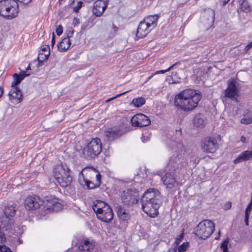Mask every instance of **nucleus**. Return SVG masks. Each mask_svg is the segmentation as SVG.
Returning a JSON list of instances; mask_svg holds the SVG:
<instances>
[{
	"mask_svg": "<svg viewBox=\"0 0 252 252\" xmlns=\"http://www.w3.org/2000/svg\"><path fill=\"white\" fill-rule=\"evenodd\" d=\"M238 92L237 87L236 85V82L234 80H232L228 84V87L225 90V95L232 100H236L235 96Z\"/></svg>",
	"mask_w": 252,
	"mask_h": 252,
	"instance_id": "6ab92c4d",
	"label": "nucleus"
},
{
	"mask_svg": "<svg viewBox=\"0 0 252 252\" xmlns=\"http://www.w3.org/2000/svg\"><path fill=\"white\" fill-rule=\"evenodd\" d=\"M129 215L126 212L125 213V215H122V216L119 217L120 220L124 221V223L129 219Z\"/></svg>",
	"mask_w": 252,
	"mask_h": 252,
	"instance_id": "a19ab883",
	"label": "nucleus"
},
{
	"mask_svg": "<svg viewBox=\"0 0 252 252\" xmlns=\"http://www.w3.org/2000/svg\"><path fill=\"white\" fill-rule=\"evenodd\" d=\"M71 45L70 40L68 38H63L58 44V49L60 52H63L67 50Z\"/></svg>",
	"mask_w": 252,
	"mask_h": 252,
	"instance_id": "393cba45",
	"label": "nucleus"
},
{
	"mask_svg": "<svg viewBox=\"0 0 252 252\" xmlns=\"http://www.w3.org/2000/svg\"><path fill=\"white\" fill-rule=\"evenodd\" d=\"M97 218L100 220L105 222H109L113 219V213L110 206H106L105 208L102 211L98 212L96 214Z\"/></svg>",
	"mask_w": 252,
	"mask_h": 252,
	"instance_id": "4468645a",
	"label": "nucleus"
},
{
	"mask_svg": "<svg viewBox=\"0 0 252 252\" xmlns=\"http://www.w3.org/2000/svg\"><path fill=\"white\" fill-rule=\"evenodd\" d=\"M148 24L146 23L145 20L140 22L136 33V36L138 38H142L145 37L152 30V29L149 27Z\"/></svg>",
	"mask_w": 252,
	"mask_h": 252,
	"instance_id": "a211bd4d",
	"label": "nucleus"
},
{
	"mask_svg": "<svg viewBox=\"0 0 252 252\" xmlns=\"http://www.w3.org/2000/svg\"><path fill=\"white\" fill-rule=\"evenodd\" d=\"M229 1V0H223V5H225L228 1Z\"/></svg>",
	"mask_w": 252,
	"mask_h": 252,
	"instance_id": "0e129e2a",
	"label": "nucleus"
},
{
	"mask_svg": "<svg viewBox=\"0 0 252 252\" xmlns=\"http://www.w3.org/2000/svg\"><path fill=\"white\" fill-rule=\"evenodd\" d=\"M79 20L76 17H74L73 20L72 25L74 27L78 26L79 24Z\"/></svg>",
	"mask_w": 252,
	"mask_h": 252,
	"instance_id": "3c124183",
	"label": "nucleus"
},
{
	"mask_svg": "<svg viewBox=\"0 0 252 252\" xmlns=\"http://www.w3.org/2000/svg\"><path fill=\"white\" fill-rule=\"evenodd\" d=\"M24 4H28L31 2L32 0H15Z\"/></svg>",
	"mask_w": 252,
	"mask_h": 252,
	"instance_id": "bf43d9fd",
	"label": "nucleus"
},
{
	"mask_svg": "<svg viewBox=\"0 0 252 252\" xmlns=\"http://www.w3.org/2000/svg\"><path fill=\"white\" fill-rule=\"evenodd\" d=\"M240 6L241 9L245 12H248L251 11V6L249 2L246 0H236Z\"/></svg>",
	"mask_w": 252,
	"mask_h": 252,
	"instance_id": "c756f323",
	"label": "nucleus"
},
{
	"mask_svg": "<svg viewBox=\"0 0 252 252\" xmlns=\"http://www.w3.org/2000/svg\"><path fill=\"white\" fill-rule=\"evenodd\" d=\"M30 75V74L27 73L25 71H22L19 74L14 73L13 75L14 80L11 83V88H18L17 86L19 84L25 77Z\"/></svg>",
	"mask_w": 252,
	"mask_h": 252,
	"instance_id": "aec40b11",
	"label": "nucleus"
},
{
	"mask_svg": "<svg viewBox=\"0 0 252 252\" xmlns=\"http://www.w3.org/2000/svg\"><path fill=\"white\" fill-rule=\"evenodd\" d=\"M94 171H95V172H97V174L96 175V186H100V184H101V176L100 175V174L99 173V172L96 170L95 169V168H93Z\"/></svg>",
	"mask_w": 252,
	"mask_h": 252,
	"instance_id": "4c0bfd02",
	"label": "nucleus"
},
{
	"mask_svg": "<svg viewBox=\"0 0 252 252\" xmlns=\"http://www.w3.org/2000/svg\"><path fill=\"white\" fill-rule=\"evenodd\" d=\"M40 52L42 53H47L48 52H50V47L49 45H45L44 46L42 47L41 50Z\"/></svg>",
	"mask_w": 252,
	"mask_h": 252,
	"instance_id": "a18cd8bd",
	"label": "nucleus"
},
{
	"mask_svg": "<svg viewBox=\"0 0 252 252\" xmlns=\"http://www.w3.org/2000/svg\"><path fill=\"white\" fill-rule=\"evenodd\" d=\"M8 95L10 100L13 103L18 104L23 100V93L19 88H12Z\"/></svg>",
	"mask_w": 252,
	"mask_h": 252,
	"instance_id": "2eb2a0df",
	"label": "nucleus"
},
{
	"mask_svg": "<svg viewBox=\"0 0 252 252\" xmlns=\"http://www.w3.org/2000/svg\"><path fill=\"white\" fill-rule=\"evenodd\" d=\"M158 15H152L148 17L145 20L146 21V24H148L149 27L153 29L157 25V22L158 20Z\"/></svg>",
	"mask_w": 252,
	"mask_h": 252,
	"instance_id": "c85d7f7f",
	"label": "nucleus"
},
{
	"mask_svg": "<svg viewBox=\"0 0 252 252\" xmlns=\"http://www.w3.org/2000/svg\"><path fill=\"white\" fill-rule=\"evenodd\" d=\"M145 103V99L142 97L134 98L132 101V103L136 107H140Z\"/></svg>",
	"mask_w": 252,
	"mask_h": 252,
	"instance_id": "473e14b6",
	"label": "nucleus"
},
{
	"mask_svg": "<svg viewBox=\"0 0 252 252\" xmlns=\"http://www.w3.org/2000/svg\"><path fill=\"white\" fill-rule=\"evenodd\" d=\"M232 203L230 201L226 202L224 204V209L229 210L231 208Z\"/></svg>",
	"mask_w": 252,
	"mask_h": 252,
	"instance_id": "603ef678",
	"label": "nucleus"
},
{
	"mask_svg": "<svg viewBox=\"0 0 252 252\" xmlns=\"http://www.w3.org/2000/svg\"><path fill=\"white\" fill-rule=\"evenodd\" d=\"M107 7V2L103 0H97L94 3L93 13L96 17L101 16Z\"/></svg>",
	"mask_w": 252,
	"mask_h": 252,
	"instance_id": "f3484780",
	"label": "nucleus"
},
{
	"mask_svg": "<svg viewBox=\"0 0 252 252\" xmlns=\"http://www.w3.org/2000/svg\"><path fill=\"white\" fill-rule=\"evenodd\" d=\"M252 158V150L245 151L242 152L238 157L233 161L234 164H237Z\"/></svg>",
	"mask_w": 252,
	"mask_h": 252,
	"instance_id": "5701e85b",
	"label": "nucleus"
},
{
	"mask_svg": "<svg viewBox=\"0 0 252 252\" xmlns=\"http://www.w3.org/2000/svg\"><path fill=\"white\" fill-rule=\"evenodd\" d=\"M131 123L132 126L144 127L149 126L151 124V121L145 115L139 113L132 117Z\"/></svg>",
	"mask_w": 252,
	"mask_h": 252,
	"instance_id": "ddd939ff",
	"label": "nucleus"
},
{
	"mask_svg": "<svg viewBox=\"0 0 252 252\" xmlns=\"http://www.w3.org/2000/svg\"><path fill=\"white\" fill-rule=\"evenodd\" d=\"M174 172L168 171L164 175L161 174L160 177L164 185L167 188L171 189L178 186V183L175 177Z\"/></svg>",
	"mask_w": 252,
	"mask_h": 252,
	"instance_id": "f8f14e48",
	"label": "nucleus"
},
{
	"mask_svg": "<svg viewBox=\"0 0 252 252\" xmlns=\"http://www.w3.org/2000/svg\"><path fill=\"white\" fill-rule=\"evenodd\" d=\"M127 91H126V92H124V93H121V94H117L116 95H115V96H114V97H111V98H109V99H107V100H106V102H109V101H110L111 100H113V99H115V98H117V97H119V96H121L122 95H123V94H126V93H127Z\"/></svg>",
	"mask_w": 252,
	"mask_h": 252,
	"instance_id": "8fccbe9b",
	"label": "nucleus"
},
{
	"mask_svg": "<svg viewBox=\"0 0 252 252\" xmlns=\"http://www.w3.org/2000/svg\"><path fill=\"white\" fill-rule=\"evenodd\" d=\"M78 182L83 188L88 189L89 185H90L91 181L85 179L82 172H80L78 178Z\"/></svg>",
	"mask_w": 252,
	"mask_h": 252,
	"instance_id": "7c9ffc66",
	"label": "nucleus"
},
{
	"mask_svg": "<svg viewBox=\"0 0 252 252\" xmlns=\"http://www.w3.org/2000/svg\"><path fill=\"white\" fill-rule=\"evenodd\" d=\"M46 206L47 210L53 212H58L63 208L62 205L59 202L58 198L53 196L47 197Z\"/></svg>",
	"mask_w": 252,
	"mask_h": 252,
	"instance_id": "dca6fc26",
	"label": "nucleus"
},
{
	"mask_svg": "<svg viewBox=\"0 0 252 252\" xmlns=\"http://www.w3.org/2000/svg\"><path fill=\"white\" fill-rule=\"evenodd\" d=\"M19 6L15 0L0 1V15L6 19H12L18 15Z\"/></svg>",
	"mask_w": 252,
	"mask_h": 252,
	"instance_id": "20e7f679",
	"label": "nucleus"
},
{
	"mask_svg": "<svg viewBox=\"0 0 252 252\" xmlns=\"http://www.w3.org/2000/svg\"><path fill=\"white\" fill-rule=\"evenodd\" d=\"M126 212L125 209L123 208V207L121 206H118L117 207V213L118 216H122V215H125V213Z\"/></svg>",
	"mask_w": 252,
	"mask_h": 252,
	"instance_id": "ea45409f",
	"label": "nucleus"
},
{
	"mask_svg": "<svg viewBox=\"0 0 252 252\" xmlns=\"http://www.w3.org/2000/svg\"><path fill=\"white\" fill-rule=\"evenodd\" d=\"M189 246V242H185L183 243L180 247L178 248V252H185L186 251L187 248Z\"/></svg>",
	"mask_w": 252,
	"mask_h": 252,
	"instance_id": "e433bc0d",
	"label": "nucleus"
},
{
	"mask_svg": "<svg viewBox=\"0 0 252 252\" xmlns=\"http://www.w3.org/2000/svg\"><path fill=\"white\" fill-rule=\"evenodd\" d=\"M55 38H56V35H55L54 32H53L52 33V40H51V46L52 48H53V47L55 44V42H56Z\"/></svg>",
	"mask_w": 252,
	"mask_h": 252,
	"instance_id": "5fc2aeb1",
	"label": "nucleus"
},
{
	"mask_svg": "<svg viewBox=\"0 0 252 252\" xmlns=\"http://www.w3.org/2000/svg\"><path fill=\"white\" fill-rule=\"evenodd\" d=\"M57 34L59 36L61 35L63 32V28L61 25H59L56 30Z\"/></svg>",
	"mask_w": 252,
	"mask_h": 252,
	"instance_id": "de8ad7c7",
	"label": "nucleus"
},
{
	"mask_svg": "<svg viewBox=\"0 0 252 252\" xmlns=\"http://www.w3.org/2000/svg\"><path fill=\"white\" fill-rule=\"evenodd\" d=\"M31 67H30V65L29 64L28 65V66L27 67V68L26 69V72H27V71L29 70H31Z\"/></svg>",
	"mask_w": 252,
	"mask_h": 252,
	"instance_id": "774afa93",
	"label": "nucleus"
},
{
	"mask_svg": "<svg viewBox=\"0 0 252 252\" xmlns=\"http://www.w3.org/2000/svg\"><path fill=\"white\" fill-rule=\"evenodd\" d=\"M229 243V238H227L221 244L220 249L222 250V252H228V244Z\"/></svg>",
	"mask_w": 252,
	"mask_h": 252,
	"instance_id": "f704fd0d",
	"label": "nucleus"
},
{
	"mask_svg": "<svg viewBox=\"0 0 252 252\" xmlns=\"http://www.w3.org/2000/svg\"><path fill=\"white\" fill-rule=\"evenodd\" d=\"M3 94V89L2 87H0V97Z\"/></svg>",
	"mask_w": 252,
	"mask_h": 252,
	"instance_id": "e2e57ef3",
	"label": "nucleus"
},
{
	"mask_svg": "<svg viewBox=\"0 0 252 252\" xmlns=\"http://www.w3.org/2000/svg\"><path fill=\"white\" fill-rule=\"evenodd\" d=\"M200 146L203 152L206 153H214L219 148L217 139L212 137H206L202 139Z\"/></svg>",
	"mask_w": 252,
	"mask_h": 252,
	"instance_id": "1a4fd4ad",
	"label": "nucleus"
},
{
	"mask_svg": "<svg viewBox=\"0 0 252 252\" xmlns=\"http://www.w3.org/2000/svg\"><path fill=\"white\" fill-rule=\"evenodd\" d=\"M142 209L146 214L151 215L158 214V209L162 203L159 191L155 189H147L141 198Z\"/></svg>",
	"mask_w": 252,
	"mask_h": 252,
	"instance_id": "f03ea898",
	"label": "nucleus"
},
{
	"mask_svg": "<svg viewBox=\"0 0 252 252\" xmlns=\"http://www.w3.org/2000/svg\"><path fill=\"white\" fill-rule=\"evenodd\" d=\"M89 23V21H87V22H86L85 23H84V24L82 25L81 30H85L86 28H87V27L88 26Z\"/></svg>",
	"mask_w": 252,
	"mask_h": 252,
	"instance_id": "052dcab7",
	"label": "nucleus"
},
{
	"mask_svg": "<svg viewBox=\"0 0 252 252\" xmlns=\"http://www.w3.org/2000/svg\"><path fill=\"white\" fill-rule=\"evenodd\" d=\"M121 132L118 129L110 128L105 132V136L107 141H112L121 136Z\"/></svg>",
	"mask_w": 252,
	"mask_h": 252,
	"instance_id": "b1692460",
	"label": "nucleus"
},
{
	"mask_svg": "<svg viewBox=\"0 0 252 252\" xmlns=\"http://www.w3.org/2000/svg\"><path fill=\"white\" fill-rule=\"evenodd\" d=\"M112 29H113V32H112V34H114V35H115L116 34H117V32H118V28L114 24H112Z\"/></svg>",
	"mask_w": 252,
	"mask_h": 252,
	"instance_id": "4d7b16f0",
	"label": "nucleus"
},
{
	"mask_svg": "<svg viewBox=\"0 0 252 252\" xmlns=\"http://www.w3.org/2000/svg\"><path fill=\"white\" fill-rule=\"evenodd\" d=\"M180 63L179 62H177L176 63H175L174 64H173V65H172L170 67H169L168 68H167V70H169L170 71V70H171L173 68H174L175 66H176L177 64H180Z\"/></svg>",
	"mask_w": 252,
	"mask_h": 252,
	"instance_id": "680f3d73",
	"label": "nucleus"
},
{
	"mask_svg": "<svg viewBox=\"0 0 252 252\" xmlns=\"http://www.w3.org/2000/svg\"><path fill=\"white\" fill-rule=\"evenodd\" d=\"M252 47V41L249 43L244 49V51L246 53Z\"/></svg>",
	"mask_w": 252,
	"mask_h": 252,
	"instance_id": "6e6d98bb",
	"label": "nucleus"
},
{
	"mask_svg": "<svg viewBox=\"0 0 252 252\" xmlns=\"http://www.w3.org/2000/svg\"><path fill=\"white\" fill-rule=\"evenodd\" d=\"M70 170L65 164H61L55 168L54 175L59 185L63 188H69L71 191L74 188L71 185L72 177L70 174Z\"/></svg>",
	"mask_w": 252,
	"mask_h": 252,
	"instance_id": "7ed1b4c3",
	"label": "nucleus"
},
{
	"mask_svg": "<svg viewBox=\"0 0 252 252\" xmlns=\"http://www.w3.org/2000/svg\"><path fill=\"white\" fill-rule=\"evenodd\" d=\"M14 220L12 218L2 216L0 218V227L3 230H8L12 228Z\"/></svg>",
	"mask_w": 252,
	"mask_h": 252,
	"instance_id": "412c9836",
	"label": "nucleus"
},
{
	"mask_svg": "<svg viewBox=\"0 0 252 252\" xmlns=\"http://www.w3.org/2000/svg\"><path fill=\"white\" fill-rule=\"evenodd\" d=\"M65 0H59L58 1V3L59 4V5H61L63 4V1H64Z\"/></svg>",
	"mask_w": 252,
	"mask_h": 252,
	"instance_id": "338daca9",
	"label": "nucleus"
},
{
	"mask_svg": "<svg viewBox=\"0 0 252 252\" xmlns=\"http://www.w3.org/2000/svg\"><path fill=\"white\" fill-rule=\"evenodd\" d=\"M43 203L42 199L37 195L28 197L25 200V206L27 210H33L38 209Z\"/></svg>",
	"mask_w": 252,
	"mask_h": 252,
	"instance_id": "9b49d317",
	"label": "nucleus"
},
{
	"mask_svg": "<svg viewBox=\"0 0 252 252\" xmlns=\"http://www.w3.org/2000/svg\"><path fill=\"white\" fill-rule=\"evenodd\" d=\"M215 230V224L210 220L201 221L194 228V233L199 239H206L209 238Z\"/></svg>",
	"mask_w": 252,
	"mask_h": 252,
	"instance_id": "0eeeda50",
	"label": "nucleus"
},
{
	"mask_svg": "<svg viewBox=\"0 0 252 252\" xmlns=\"http://www.w3.org/2000/svg\"><path fill=\"white\" fill-rule=\"evenodd\" d=\"M97 187H99V186H96V183H94L93 182H91L90 185H89L88 189H94L97 188Z\"/></svg>",
	"mask_w": 252,
	"mask_h": 252,
	"instance_id": "864d4df0",
	"label": "nucleus"
},
{
	"mask_svg": "<svg viewBox=\"0 0 252 252\" xmlns=\"http://www.w3.org/2000/svg\"><path fill=\"white\" fill-rule=\"evenodd\" d=\"M194 125L198 127L202 128L205 125V122L203 115L201 113L195 115L193 119Z\"/></svg>",
	"mask_w": 252,
	"mask_h": 252,
	"instance_id": "bb28decb",
	"label": "nucleus"
},
{
	"mask_svg": "<svg viewBox=\"0 0 252 252\" xmlns=\"http://www.w3.org/2000/svg\"><path fill=\"white\" fill-rule=\"evenodd\" d=\"M202 97L201 93L192 89L185 90L175 96V106L184 111L188 112L194 109Z\"/></svg>",
	"mask_w": 252,
	"mask_h": 252,
	"instance_id": "f257e3e1",
	"label": "nucleus"
},
{
	"mask_svg": "<svg viewBox=\"0 0 252 252\" xmlns=\"http://www.w3.org/2000/svg\"><path fill=\"white\" fill-rule=\"evenodd\" d=\"M246 115H249L250 117L242 118L241 120V123L245 125H249L252 123V111L247 109L244 112V116H246Z\"/></svg>",
	"mask_w": 252,
	"mask_h": 252,
	"instance_id": "2f4dec72",
	"label": "nucleus"
},
{
	"mask_svg": "<svg viewBox=\"0 0 252 252\" xmlns=\"http://www.w3.org/2000/svg\"><path fill=\"white\" fill-rule=\"evenodd\" d=\"M4 215L5 217L9 218H12L14 217L16 213V209L13 206H7L6 207L3 211Z\"/></svg>",
	"mask_w": 252,
	"mask_h": 252,
	"instance_id": "cd10ccee",
	"label": "nucleus"
},
{
	"mask_svg": "<svg viewBox=\"0 0 252 252\" xmlns=\"http://www.w3.org/2000/svg\"><path fill=\"white\" fill-rule=\"evenodd\" d=\"M252 209V204L249 203L248 205L247 206L245 212V215H250V213Z\"/></svg>",
	"mask_w": 252,
	"mask_h": 252,
	"instance_id": "37998d69",
	"label": "nucleus"
},
{
	"mask_svg": "<svg viewBox=\"0 0 252 252\" xmlns=\"http://www.w3.org/2000/svg\"><path fill=\"white\" fill-rule=\"evenodd\" d=\"M121 199L125 205L132 206L138 201V192L131 189L125 190L121 193Z\"/></svg>",
	"mask_w": 252,
	"mask_h": 252,
	"instance_id": "9d476101",
	"label": "nucleus"
},
{
	"mask_svg": "<svg viewBox=\"0 0 252 252\" xmlns=\"http://www.w3.org/2000/svg\"><path fill=\"white\" fill-rule=\"evenodd\" d=\"M184 236V233L183 232L176 239L175 243L177 245H179L180 243V242L182 241Z\"/></svg>",
	"mask_w": 252,
	"mask_h": 252,
	"instance_id": "c03bdc74",
	"label": "nucleus"
},
{
	"mask_svg": "<svg viewBox=\"0 0 252 252\" xmlns=\"http://www.w3.org/2000/svg\"><path fill=\"white\" fill-rule=\"evenodd\" d=\"M207 13L210 15L208 20L210 21L211 23H213L215 20V13L214 10L209 8L207 10Z\"/></svg>",
	"mask_w": 252,
	"mask_h": 252,
	"instance_id": "c9c22d12",
	"label": "nucleus"
},
{
	"mask_svg": "<svg viewBox=\"0 0 252 252\" xmlns=\"http://www.w3.org/2000/svg\"><path fill=\"white\" fill-rule=\"evenodd\" d=\"M73 33L74 30L71 27L68 28L65 31L66 36L64 38H68V39H70V38L73 36Z\"/></svg>",
	"mask_w": 252,
	"mask_h": 252,
	"instance_id": "58836bf2",
	"label": "nucleus"
},
{
	"mask_svg": "<svg viewBox=\"0 0 252 252\" xmlns=\"http://www.w3.org/2000/svg\"><path fill=\"white\" fill-rule=\"evenodd\" d=\"M169 136L166 140V144L170 149L180 152H186V147L182 141V129L180 127L172 131Z\"/></svg>",
	"mask_w": 252,
	"mask_h": 252,
	"instance_id": "423d86ee",
	"label": "nucleus"
},
{
	"mask_svg": "<svg viewBox=\"0 0 252 252\" xmlns=\"http://www.w3.org/2000/svg\"><path fill=\"white\" fill-rule=\"evenodd\" d=\"M176 154L173 155L169 159L167 166V169L175 173H179L184 166L188 164L185 162L184 153L185 152L175 151Z\"/></svg>",
	"mask_w": 252,
	"mask_h": 252,
	"instance_id": "6e6552de",
	"label": "nucleus"
},
{
	"mask_svg": "<svg viewBox=\"0 0 252 252\" xmlns=\"http://www.w3.org/2000/svg\"><path fill=\"white\" fill-rule=\"evenodd\" d=\"M50 55V52H48L47 53H42L39 51L38 54V56L37 58V60L38 61V63H42V62L46 61L49 56Z\"/></svg>",
	"mask_w": 252,
	"mask_h": 252,
	"instance_id": "72a5a7b5",
	"label": "nucleus"
},
{
	"mask_svg": "<svg viewBox=\"0 0 252 252\" xmlns=\"http://www.w3.org/2000/svg\"><path fill=\"white\" fill-rule=\"evenodd\" d=\"M102 144L98 138H93L81 150L80 155L87 159H92L101 152Z\"/></svg>",
	"mask_w": 252,
	"mask_h": 252,
	"instance_id": "39448f33",
	"label": "nucleus"
},
{
	"mask_svg": "<svg viewBox=\"0 0 252 252\" xmlns=\"http://www.w3.org/2000/svg\"><path fill=\"white\" fill-rule=\"evenodd\" d=\"M94 243L88 240H82L78 244V249L82 252L86 251L91 252L94 249Z\"/></svg>",
	"mask_w": 252,
	"mask_h": 252,
	"instance_id": "4be33fe9",
	"label": "nucleus"
},
{
	"mask_svg": "<svg viewBox=\"0 0 252 252\" xmlns=\"http://www.w3.org/2000/svg\"><path fill=\"white\" fill-rule=\"evenodd\" d=\"M0 252H12L8 247L5 245L0 246Z\"/></svg>",
	"mask_w": 252,
	"mask_h": 252,
	"instance_id": "79ce46f5",
	"label": "nucleus"
},
{
	"mask_svg": "<svg viewBox=\"0 0 252 252\" xmlns=\"http://www.w3.org/2000/svg\"><path fill=\"white\" fill-rule=\"evenodd\" d=\"M106 206L109 205L104 201L99 200H97L93 202V209L96 214L97 213H98V212H99L100 211L102 212V210L104 208H105Z\"/></svg>",
	"mask_w": 252,
	"mask_h": 252,
	"instance_id": "a878e982",
	"label": "nucleus"
},
{
	"mask_svg": "<svg viewBox=\"0 0 252 252\" xmlns=\"http://www.w3.org/2000/svg\"><path fill=\"white\" fill-rule=\"evenodd\" d=\"M249 215H245V222L246 226H249Z\"/></svg>",
	"mask_w": 252,
	"mask_h": 252,
	"instance_id": "13d9d810",
	"label": "nucleus"
},
{
	"mask_svg": "<svg viewBox=\"0 0 252 252\" xmlns=\"http://www.w3.org/2000/svg\"><path fill=\"white\" fill-rule=\"evenodd\" d=\"M169 70H167V69H166V70H159V71H156L155 73H153L152 75H151V76H150L148 78V80H149V79H150L151 78H152V77H153V76L155 75V74H159V73H164L167 71H168Z\"/></svg>",
	"mask_w": 252,
	"mask_h": 252,
	"instance_id": "49530a36",
	"label": "nucleus"
},
{
	"mask_svg": "<svg viewBox=\"0 0 252 252\" xmlns=\"http://www.w3.org/2000/svg\"><path fill=\"white\" fill-rule=\"evenodd\" d=\"M82 4H83V2L82 1H80L78 2L77 6L73 8V11L76 12H78V10L82 7Z\"/></svg>",
	"mask_w": 252,
	"mask_h": 252,
	"instance_id": "09e8293b",
	"label": "nucleus"
},
{
	"mask_svg": "<svg viewBox=\"0 0 252 252\" xmlns=\"http://www.w3.org/2000/svg\"><path fill=\"white\" fill-rule=\"evenodd\" d=\"M241 140L243 142H245V141H246V138L244 137V136H242L241 137Z\"/></svg>",
	"mask_w": 252,
	"mask_h": 252,
	"instance_id": "69168bd1",
	"label": "nucleus"
}]
</instances>
